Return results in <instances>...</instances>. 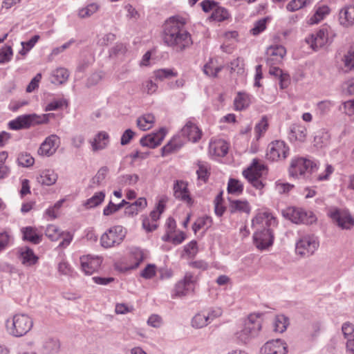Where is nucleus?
I'll return each instance as SVG.
<instances>
[{
	"instance_id": "nucleus-1",
	"label": "nucleus",
	"mask_w": 354,
	"mask_h": 354,
	"mask_svg": "<svg viewBox=\"0 0 354 354\" xmlns=\"http://www.w3.org/2000/svg\"><path fill=\"white\" fill-rule=\"evenodd\" d=\"M185 19L178 16L169 17L163 25L162 40L169 47L182 52L192 44V37L185 28Z\"/></svg>"
},
{
	"instance_id": "nucleus-2",
	"label": "nucleus",
	"mask_w": 354,
	"mask_h": 354,
	"mask_svg": "<svg viewBox=\"0 0 354 354\" xmlns=\"http://www.w3.org/2000/svg\"><path fill=\"white\" fill-rule=\"evenodd\" d=\"M252 224H263L253 235L256 247L263 250L272 246L274 239L273 229L278 225L277 218L270 213L263 212L252 219Z\"/></svg>"
},
{
	"instance_id": "nucleus-3",
	"label": "nucleus",
	"mask_w": 354,
	"mask_h": 354,
	"mask_svg": "<svg viewBox=\"0 0 354 354\" xmlns=\"http://www.w3.org/2000/svg\"><path fill=\"white\" fill-rule=\"evenodd\" d=\"M32 319L27 314L18 313L11 321L8 320L6 327L12 336L20 337L27 334L32 328Z\"/></svg>"
},
{
	"instance_id": "nucleus-4",
	"label": "nucleus",
	"mask_w": 354,
	"mask_h": 354,
	"mask_svg": "<svg viewBox=\"0 0 354 354\" xmlns=\"http://www.w3.org/2000/svg\"><path fill=\"white\" fill-rule=\"evenodd\" d=\"M50 115V114H43L41 115L28 114L20 115L16 119L10 121L8 127L12 130L28 129L31 126L47 123L49 120Z\"/></svg>"
},
{
	"instance_id": "nucleus-5",
	"label": "nucleus",
	"mask_w": 354,
	"mask_h": 354,
	"mask_svg": "<svg viewBox=\"0 0 354 354\" xmlns=\"http://www.w3.org/2000/svg\"><path fill=\"white\" fill-rule=\"evenodd\" d=\"M261 328V324L259 317L254 315H250L245 321L243 328L236 333V337L241 342L247 344L257 336Z\"/></svg>"
},
{
	"instance_id": "nucleus-6",
	"label": "nucleus",
	"mask_w": 354,
	"mask_h": 354,
	"mask_svg": "<svg viewBox=\"0 0 354 354\" xmlns=\"http://www.w3.org/2000/svg\"><path fill=\"white\" fill-rule=\"evenodd\" d=\"M318 170L317 162L315 160L297 157L292 159L289 167V174L292 177H297L305 174L306 171L313 174Z\"/></svg>"
},
{
	"instance_id": "nucleus-7",
	"label": "nucleus",
	"mask_w": 354,
	"mask_h": 354,
	"mask_svg": "<svg viewBox=\"0 0 354 354\" xmlns=\"http://www.w3.org/2000/svg\"><path fill=\"white\" fill-rule=\"evenodd\" d=\"M126 236V231L121 225H116L109 229L100 238L101 245L109 248L120 245Z\"/></svg>"
},
{
	"instance_id": "nucleus-8",
	"label": "nucleus",
	"mask_w": 354,
	"mask_h": 354,
	"mask_svg": "<svg viewBox=\"0 0 354 354\" xmlns=\"http://www.w3.org/2000/svg\"><path fill=\"white\" fill-rule=\"evenodd\" d=\"M319 245V241L315 236H304L297 242L295 251L301 257H309L315 253Z\"/></svg>"
},
{
	"instance_id": "nucleus-9",
	"label": "nucleus",
	"mask_w": 354,
	"mask_h": 354,
	"mask_svg": "<svg viewBox=\"0 0 354 354\" xmlns=\"http://www.w3.org/2000/svg\"><path fill=\"white\" fill-rule=\"evenodd\" d=\"M196 278L191 272H187L184 278L178 281L173 290L172 297H182L194 292Z\"/></svg>"
},
{
	"instance_id": "nucleus-10",
	"label": "nucleus",
	"mask_w": 354,
	"mask_h": 354,
	"mask_svg": "<svg viewBox=\"0 0 354 354\" xmlns=\"http://www.w3.org/2000/svg\"><path fill=\"white\" fill-rule=\"evenodd\" d=\"M289 147L283 140L271 142L267 148L266 158L271 161L285 160L289 154Z\"/></svg>"
},
{
	"instance_id": "nucleus-11",
	"label": "nucleus",
	"mask_w": 354,
	"mask_h": 354,
	"mask_svg": "<svg viewBox=\"0 0 354 354\" xmlns=\"http://www.w3.org/2000/svg\"><path fill=\"white\" fill-rule=\"evenodd\" d=\"M329 29L328 27H322L315 34H311L306 38V43L315 51L324 47L326 44L331 43L332 41H329L328 38Z\"/></svg>"
},
{
	"instance_id": "nucleus-12",
	"label": "nucleus",
	"mask_w": 354,
	"mask_h": 354,
	"mask_svg": "<svg viewBox=\"0 0 354 354\" xmlns=\"http://www.w3.org/2000/svg\"><path fill=\"white\" fill-rule=\"evenodd\" d=\"M328 216L342 229H350L354 225V220L346 210L337 208L330 209Z\"/></svg>"
},
{
	"instance_id": "nucleus-13",
	"label": "nucleus",
	"mask_w": 354,
	"mask_h": 354,
	"mask_svg": "<svg viewBox=\"0 0 354 354\" xmlns=\"http://www.w3.org/2000/svg\"><path fill=\"white\" fill-rule=\"evenodd\" d=\"M59 144V138L55 134H51L41 144L38 153L41 156H50L56 152Z\"/></svg>"
},
{
	"instance_id": "nucleus-14",
	"label": "nucleus",
	"mask_w": 354,
	"mask_h": 354,
	"mask_svg": "<svg viewBox=\"0 0 354 354\" xmlns=\"http://www.w3.org/2000/svg\"><path fill=\"white\" fill-rule=\"evenodd\" d=\"M166 133L167 131L165 128H160L158 132L149 133L143 136L140 140V144L142 147L154 149L161 144Z\"/></svg>"
},
{
	"instance_id": "nucleus-15",
	"label": "nucleus",
	"mask_w": 354,
	"mask_h": 354,
	"mask_svg": "<svg viewBox=\"0 0 354 354\" xmlns=\"http://www.w3.org/2000/svg\"><path fill=\"white\" fill-rule=\"evenodd\" d=\"M187 183L183 180H176L174 183V196L176 198L186 203L188 205L193 204V199L190 196Z\"/></svg>"
},
{
	"instance_id": "nucleus-16",
	"label": "nucleus",
	"mask_w": 354,
	"mask_h": 354,
	"mask_svg": "<svg viewBox=\"0 0 354 354\" xmlns=\"http://www.w3.org/2000/svg\"><path fill=\"white\" fill-rule=\"evenodd\" d=\"M261 354H286L287 345L279 339L266 342L261 348Z\"/></svg>"
},
{
	"instance_id": "nucleus-17",
	"label": "nucleus",
	"mask_w": 354,
	"mask_h": 354,
	"mask_svg": "<svg viewBox=\"0 0 354 354\" xmlns=\"http://www.w3.org/2000/svg\"><path fill=\"white\" fill-rule=\"evenodd\" d=\"M180 133L183 137L193 142H198L201 139L202 135V133L198 127L190 121L187 122L183 127Z\"/></svg>"
},
{
	"instance_id": "nucleus-18",
	"label": "nucleus",
	"mask_w": 354,
	"mask_h": 354,
	"mask_svg": "<svg viewBox=\"0 0 354 354\" xmlns=\"http://www.w3.org/2000/svg\"><path fill=\"white\" fill-rule=\"evenodd\" d=\"M342 331L344 338L347 340V354H354V325L350 322H345L342 324Z\"/></svg>"
},
{
	"instance_id": "nucleus-19",
	"label": "nucleus",
	"mask_w": 354,
	"mask_h": 354,
	"mask_svg": "<svg viewBox=\"0 0 354 354\" xmlns=\"http://www.w3.org/2000/svg\"><path fill=\"white\" fill-rule=\"evenodd\" d=\"M306 134L307 130L304 126L294 124L290 127L288 138L290 142L299 141L303 142L306 140Z\"/></svg>"
},
{
	"instance_id": "nucleus-20",
	"label": "nucleus",
	"mask_w": 354,
	"mask_h": 354,
	"mask_svg": "<svg viewBox=\"0 0 354 354\" xmlns=\"http://www.w3.org/2000/svg\"><path fill=\"white\" fill-rule=\"evenodd\" d=\"M22 239L32 244L37 245L42 241V234L37 233L35 227L27 226L21 229Z\"/></svg>"
},
{
	"instance_id": "nucleus-21",
	"label": "nucleus",
	"mask_w": 354,
	"mask_h": 354,
	"mask_svg": "<svg viewBox=\"0 0 354 354\" xmlns=\"http://www.w3.org/2000/svg\"><path fill=\"white\" fill-rule=\"evenodd\" d=\"M339 21L340 24L345 27L354 25V6L342 8L339 14Z\"/></svg>"
},
{
	"instance_id": "nucleus-22",
	"label": "nucleus",
	"mask_w": 354,
	"mask_h": 354,
	"mask_svg": "<svg viewBox=\"0 0 354 354\" xmlns=\"http://www.w3.org/2000/svg\"><path fill=\"white\" fill-rule=\"evenodd\" d=\"M19 257L21 263L26 266L35 265L39 259V257L34 253L33 250L28 246L20 249Z\"/></svg>"
},
{
	"instance_id": "nucleus-23",
	"label": "nucleus",
	"mask_w": 354,
	"mask_h": 354,
	"mask_svg": "<svg viewBox=\"0 0 354 354\" xmlns=\"http://www.w3.org/2000/svg\"><path fill=\"white\" fill-rule=\"evenodd\" d=\"M184 145V142L179 136H174L167 145L161 149V156H166L170 153L177 152Z\"/></svg>"
},
{
	"instance_id": "nucleus-24",
	"label": "nucleus",
	"mask_w": 354,
	"mask_h": 354,
	"mask_svg": "<svg viewBox=\"0 0 354 354\" xmlns=\"http://www.w3.org/2000/svg\"><path fill=\"white\" fill-rule=\"evenodd\" d=\"M266 168L265 165L261 164L258 159H253L251 165L242 172L245 178L250 176L261 177L262 171Z\"/></svg>"
},
{
	"instance_id": "nucleus-25",
	"label": "nucleus",
	"mask_w": 354,
	"mask_h": 354,
	"mask_svg": "<svg viewBox=\"0 0 354 354\" xmlns=\"http://www.w3.org/2000/svg\"><path fill=\"white\" fill-rule=\"evenodd\" d=\"M57 178V174L53 170L46 169L41 172L37 180L42 185L50 186L56 183Z\"/></svg>"
},
{
	"instance_id": "nucleus-26",
	"label": "nucleus",
	"mask_w": 354,
	"mask_h": 354,
	"mask_svg": "<svg viewBox=\"0 0 354 354\" xmlns=\"http://www.w3.org/2000/svg\"><path fill=\"white\" fill-rule=\"evenodd\" d=\"M229 210L230 213L244 212L249 214L250 212V206L247 201L230 200Z\"/></svg>"
},
{
	"instance_id": "nucleus-27",
	"label": "nucleus",
	"mask_w": 354,
	"mask_h": 354,
	"mask_svg": "<svg viewBox=\"0 0 354 354\" xmlns=\"http://www.w3.org/2000/svg\"><path fill=\"white\" fill-rule=\"evenodd\" d=\"M69 77V73L64 68H58L52 72L50 82L54 84H62L65 83Z\"/></svg>"
},
{
	"instance_id": "nucleus-28",
	"label": "nucleus",
	"mask_w": 354,
	"mask_h": 354,
	"mask_svg": "<svg viewBox=\"0 0 354 354\" xmlns=\"http://www.w3.org/2000/svg\"><path fill=\"white\" fill-rule=\"evenodd\" d=\"M101 258L97 257L92 259L88 261L81 260L82 269L86 274H92L94 272L98 270L101 263Z\"/></svg>"
},
{
	"instance_id": "nucleus-29",
	"label": "nucleus",
	"mask_w": 354,
	"mask_h": 354,
	"mask_svg": "<svg viewBox=\"0 0 354 354\" xmlns=\"http://www.w3.org/2000/svg\"><path fill=\"white\" fill-rule=\"evenodd\" d=\"M109 134L105 131L99 132L91 142L94 151L101 150L106 147L109 143Z\"/></svg>"
},
{
	"instance_id": "nucleus-30",
	"label": "nucleus",
	"mask_w": 354,
	"mask_h": 354,
	"mask_svg": "<svg viewBox=\"0 0 354 354\" xmlns=\"http://www.w3.org/2000/svg\"><path fill=\"white\" fill-rule=\"evenodd\" d=\"M250 104V97L249 95L239 92L234 100L235 109L242 111L249 106Z\"/></svg>"
},
{
	"instance_id": "nucleus-31",
	"label": "nucleus",
	"mask_w": 354,
	"mask_h": 354,
	"mask_svg": "<svg viewBox=\"0 0 354 354\" xmlns=\"http://www.w3.org/2000/svg\"><path fill=\"white\" fill-rule=\"evenodd\" d=\"M197 165L198 167L196 170L198 179L202 180L204 183L207 182L210 176L209 165L205 162L198 161Z\"/></svg>"
},
{
	"instance_id": "nucleus-32",
	"label": "nucleus",
	"mask_w": 354,
	"mask_h": 354,
	"mask_svg": "<svg viewBox=\"0 0 354 354\" xmlns=\"http://www.w3.org/2000/svg\"><path fill=\"white\" fill-rule=\"evenodd\" d=\"M286 54V48L281 45L270 46L266 50L267 56L274 57L276 62H281Z\"/></svg>"
},
{
	"instance_id": "nucleus-33",
	"label": "nucleus",
	"mask_w": 354,
	"mask_h": 354,
	"mask_svg": "<svg viewBox=\"0 0 354 354\" xmlns=\"http://www.w3.org/2000/svg\"><path fill=\"white\" fill-rule=\"evenodd\" d=\"M155 121L152 114L144 115L137 119V125L142 131L149 129Z\"/></svg>"
},
{
	"instance_id": "nucleus-34",
	"label": "nucleus",
	"mask_w": 354,
	"mask_h": 354,
	"mask_svg": "<svg viewBox=\"0 0 354 354\" xmlns=\"http://www.w3.org/2000/svg\"><path fill=\"white\" fill-rule=\"evenodd\" d=\"M330 9L326 6L319 7L315 14L310 18V24H316L321 21L326 15H328Z\"/></svg>"
},
{
	"instance_id": "nucleus-35",
	"label": "nucleus",
	"mask_w": 354,
	"mask_h": 354,
	"mask_svg": "<svg viewBox=\"0 0 354 354\" xmlns=\"http://www.w3.org/2000/svg\"><path fill=\"white\" fill-rule=\"evenodd\" d=\"M229 18L228 11L221 6H218V4L214 8L212 12L209 19L213 21H216L218 22L223 21Z\"/></svg>"
},
{
	"instance_id": "nucleus-36",
	"label": "nucleus",
	"mask_w": 354,
	"mask_h": 354,
	"mask_svg": "<svg viewBox=\"0 0 354 354\" xmlns=\"http://www.w3.org/2000/svg\"><path fill=\"white\" fill-rule=\"evenodd\" d=\"M165 202L166 200L165 198H162L160 199L156 206V208L150 212L149 216L151 218L152 223H157V221L159 220L160 215L165 211Z\"/></svg>"
},
{
	"instance_id": "nucleus-37",
	"label": "nucleus",
	"mask_w": 354,
	"mask_h": 354,
	"mask_svg": "<svg viewBox=\"0 0 354 354\" xmlns=\"http://www.w3.org/2000/svg\"><path fill=\"white\" fill-rule=\"evenodd\" d=\"M105 193L103 191L96 192L91 198H88L84 205L86 208H93L100 205L104 200Z\"/></svg>"
},
{
	"instance_id": "nucleus-38",
	"label": "nucleus",
	"mask_w": 354,
	"mask_h": 354,
	"mask_svg": "<svg viewBox=\"0 0 354 354\" xmlns=\"http://www.w3.org/2000/svg\"><path fill=\"white\" fill-rule=\"evenodd\" d=\"M131 255L132 258L135 260V262L133 265L129 266L126 268L125 270H133L137 268L141 262L144 260V254L142 250L138 248H134L131 251Z\"/></svg>"
},
{
	"instance_id": "nucleus-39",
	"label": "nucleus",
	"mask_w": 354,
	"mask_h": 354,
	"mask_svg": "<svg viewBox=\"0 0 354 354\" xmlns=\"http://www.w3.org/2000/svg\"><path fill=\"white\" fill-rule=\"evenodd\" d=\"M301 209V208L290 207L283 212V214L284 217L288 218L292 222L295 223H299Z\"/></svg>"
},
{
	"instance_id": "nucleus-40",
	"label": "nucleus",
	"mask_w": 354,
	"mask_h": 354,
	"mask_svg": "<svg viewBox=\"0 0 354 354\" xmlns=\"http://www.w3.org/2000/svg\"><path fill=\"white\" fill-rule=\"evenodd\" d=\"M59 342L55 339H49L46 340L43 345V348L47 354L57 353L59 350Z\"/></svg>"
},
{
	"instance_id": "nucleus-41",
	"label": "nucleus",
	"mask_w": 354,
	"mask_h": 354,
	"mask_svg": "<svg viewBox=\"0 0 354 354\" xmlns=\"http://www.w3.org/2000/svg\"><path fill=\"white\" fill-rule=\"evenodd\" d=\"M109 171V169L106 166L100 167L97 174L92 178L91 180L92 185L91 187H94V185L99 186L105 179Z\"/></svg>"
},
{
	"instance_id": "nucleus-42",
	"label": "nucleus",
	"mask_w": 354,
	"mask_h": 354,
	"mask_svg": "<svg viewBox=\"0 0 354 354\" xmlns=\"http://www.w3.org/2000/svg\"><path fill=\"white\" fill-rule=\"evenodd\" d=\"M127 204H129V202L125 200H122L118 204H114L111 201H110L108 205L104 208L103 214L104 216L111 215L122 209L123 207L126 206Z\"/></svg>"
},
{
	"instance_id": "nucleus-43",
	"label": "nucleus",
	"mask_w": 354,
	"mask_h": 354,
	"mask_svg": "<svg viewBox=\"0 0 354 354\" xmlns=\"http://www.w3.org/2000/svg\"><path fill=\"white\" fill-rule=\"evenodd\" d=\"M177 72L171 68H161L154 71V76L156 80L162 81L165 79H169L171 77H176Z\"/></svg>"
},
{
	"instance_id": "nucleus-44",
	"label": "nucleus",
	"mask_w": 354,
	"mask_h": 354,
	"mask_svg": "<svg viewBox=\"0 0 354 354\" xmlns=\"http://www.w3.org/2000/svg\"><path fill=\"white\" fill-rule=\"evenodd\" d=\"M8 156V155L6 151L0 152V179L6 178L10 172V167L5 164Z\"/></svg>"
},
{
	"instance_id": "nucleus-45",
	"label": "nucleus",
	"mask_w": 354,
	"mask_h": 354,
	"mask_svg": "<svg viewBox=\"0 0 354 354\" xmlns=\"http://www.w3.org/2000/svg\"><path fill=\"white\" fill-rule=\"evenodd\" d=\"M243 185L236 179L230 178L227 184V192L229 194H241L243 192Z\"/></svg>"
},
{
	"instance_id": "nucleus-46",
	"label": "nucleus",
	"mask_w": 354,
	"mask_h": 354,
	"mask_svg": "<svg viewBox=\"0 0 354 354\" xmlns=\"http://www.w3.org/2000/svg\"><path fill=\"white\" fill-rule=\"evenodd\" d=\"M208 316L203 313L196 314L192 320V325L196 328H201L207 325Z\"/></svg>"
},
{
	"instance_id": "nucleus-47",
	"label": "nucleus",
	"mask_w": 354,
	"mask_h": 354,
	"mask_svg": "<svg viewBox=\"0 0 354 354\" xmlns=\"http://www.w3.org/2000/svg\"><path fill=\"white\" fill-rule=\"evenodd\" d=\"M313 0H292L286 6L288 11L295 12L311 3Z\"/></svg>"
},
{
	"instance_id": "nucleus-48",
	"label": "nucleus",
	"mask_w": 354,
	"mask_h": 354,
	"mask_svg": "<svg viewBox=\"0 0 354 354\" xmlns=\"http://www.w3.org/2000/svg\"><path fill=\"white\" fill-rule=\"evenodd\" d=\"M139 180V176L137 174H126L118 177V182L122 185H135Z\"/></svg>"
},
{
	"instance_id": "nucleus-49",
	"label": "nucleus",
	"mask_w": 354,
	"mask_h": 354,
	"mask_svg": "<svg viewBox=\"0 0 354 354\" xmlns=\"http://www.w3.org/2000/svg\"><path fill=\"white\" fill-rule=\"evenodd\" d=\"M34 158L28 153H21L18 156L17 162L19 165L24 167H28L34 164Z\"/></svg>"
},
{
	"instance_id": "nucleus-50",
	"label": "nucleus",
	"mask_w": 354,
	"mask_h": 354,
	"mask_svg": "<svg viewBox=\"0 0 354 354\" xmlns=\"http://www.w3.org/2000/svg\"><path fill=\"white\" fill-rule=\"evenodd\" d=\"M62 232H60L59 229L57 226L54 225H49L46 227L45 234L51 241H55L61 238Z\"/></svg>"
},
{
	"instance_id": "nucleus-51",
	"label": "nucleus",
	"mask_w": 354,
	"mask_h": 354,
	"mask_svg": "<svg viewBox=\"0 0 354 354\" xmlns=\"http://www.w3.org/2000/svg\"><path fill=\"white\" fill-rule=\"evenodd\" d=\"M289 324L288 319L283 315L277 316L274 322V330L283 333Z\"/></svg>"
},
{
	"instance_id": "nucleus-52",
	"label": "nucleus",
	"mask_w": 354,
	"mask_h": 354,
	"mask_svg": "<svg viewBox=\"0 0 354 354\" xmlns=\"http://www.w3.org/2000/svg\"><path fill=\"white\" fill-rule=\"evenodd\" d=\"M99 8L97 4L92 3L88 4L86 7L82 8L79 11V16L81 18H86L91 16L94 14Z\"/></svg>"
},
{
	"instance_id": "nucleus-53",
	"label": "nucleus",
	"mask_w": 354,
	"mask_h": 354,
	"mask_svg": "<svg viewBox=\"0 0 354 354\" xmlns=\"http://www.w3.org/2000/svg\"><path fill=\"white\" fill-rule=\"evenodd\" d=\"M142 226L147 232H151L157 229L158 224L152 223L149 216L142 215Z\"/></svg>"
},
{
	"instance_id": "nucleus-54",
	"label": "nucleus",
	"mask_w": 354,
	"mask_h": 354,
	"mask_svg": "<svg viewBox=\"0 0 354 354\" xmlns=\"http://www.w3.org/2000/svg\"><path fill=\"white\" fill-rule=\"evenodd\" d=\"M315 220L316 218L312 212H306L303 209H301L299 223L308 225L315 222Z\"/></svg>"
},
{
	"instance_id": "nucleus-55",
	"label": "nucleus",
	"mask_w": 354,
	"mask_h": 354,
	"mask_svg": "<svg viewBox=\"0 0 354 354\" xmlns=\"http://www.w3.org/2000/svg\"><path fill=\"white\" fill-rule=\"evenodd\" d=\"M268 18H263L257 21L254 26V28L251 29V33L253 35H257L263 32L266 28V22Z\"/></svg>"
},
{
	"instance_id": "nucleus-56",
	"label": "nucleus",
	"mask_w": 354,
	"mask_h": 354,
	"mask_svg": "<svg viewBox=\"0 0 354 354\" xmlns=\"http://www.w3.org/2000/svg\"><path fill=\"white\" fill-rule=\"evenodd\" d=\"M207 222L209 223L212 222L211 218L208 216L202 217L197 219L192 225V230L194 233L196 234L198 230L207 225Z\"/></svg>"
},
{
	"instance_id": "nucleus-57",
	"label": "nucleus",
	"mask_w": 354,
	"mask_h": 354,
	"mask_svg": "<svg viewBox=\"0 0 354 354\" xmlns=\"http://www.w3.org/2000/svg\"><path fill=\"white\" fill-rule=\"evenodd\" d=\"M12 49L11 46H6L0 50V64H4L11 59Z\"/></svg>"
},
{
	"instance_id": "nucleus-58",
	"label": "nucleus",
	"mask_w": 354,
	"mask_h": 354,
	"mask_svg": "<svg viewBox=\"0 0 354 354\" xmlns=\"http://www.w3.org/2000/svg\"><path fill=\"white\" fill-rule=\"evenodd\" d=\"M334 168L331 165L327 164L323 173H321L316 176V180L317 181H324L329 179L330 176L333 173Z\"/></svg>"
},
{
	"instance_id": "nucleus-59",
	"label": "nucleus",
	"mask_w": 354,
	"mask_h": 354,
	"mask_svg": "<svg viewBox=\"0 0 354 354\" xmlns=\"http://www.w3.org/2000/svg\"><path fill=\"white\" fill-rule=\"evenodd\" d=\"M228 152V147L226 143L223 142H217L214 146V153L216 156L224 157Z\"/></svg>"
},
{
	"instance_id": "nucleus-60",
	"label": "nucleus",
	"mask_w": 354,
	"mask_h": 354,
	"mask_svg": "<svg viewBox=\"0 0 354 354\" xmlns=\"http://www.w3.org/2000/svg\"><path fill=\"white\" fill-rule=\"evenodd\" d=\"M156 274V266L153 264H148L141 272L140 276L145 279H151Z\"/></svg>"
},
{
	"instance_id": "nucleus-61",
	"label": "nucleus",
	"mask_w": 354,
	"mask_h": 354,
	"mask_svg": "<svg viewBox=\"0 0 354 354\" xmlns=\"http://www.w3.org/2000/svg\"><path fill=\"white\" fill-rule=\"evenodd\" d=\"M268 127V121L266 117H263L259 123H257L254 127L256 133L258 136L260 137L262 133L266 131Z\"/></svg>"
},
{
	"instance_id": "nucleus-62",
	"label": "nucleus",
	"mask_w": 354,
	"mask_h": 354,
	"mask_svg": "<svg viewBox=\"0 0 354 354\" xmlns=\"http://www.w3.org/2000/svg\"><path fill=\"white\" fill-rule=\"evenodd\" d=\"M218 4V3L214 0H204L201 3L202 10L205 12H209L211 10L214 11Z\"/></svg>"
},
{
	"instance_id": "nucleus-63",
	"label": "nucleus",
	"mask_w": 354,
	"mask_h": 354,
	"mask_svg": "<svg viewBox=\"0 0 354 354\" xmlns=\"http://www.w3.org/2000/svg\"><path fill=\"white\" fill-rule=\"evenodd\" d=\"M134 136L135 132H133L131 129H126L122 135L120 144L122 145H128Z\"/></svg>"
},
{
	"instance_id": "nucleus-64",
	"label": "nucleus",
	"mask_w": 354,
	"mask_h": 354,
	"mask_svg": "<svg viewBox=\"0 0 354 354\" xmlns=\"http://www.w3.org/2000/svg\"><path fill=\"white\" fill-rule=\"evenodd\" d=\"M344 65L350 70L354 68V50H351L348 54L344 56Z\"/></svg>"
}]
</instances>
